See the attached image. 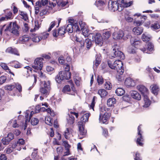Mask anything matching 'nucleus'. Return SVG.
Returning <instances> with one entry per match:
<instances>
[{"label":"nucleus","mask_w":160,"mask_h":160,"mask_svg":"<svg viewBox=\"0 0 160 160\" xmlns=\"http://www.w3.org/2000/svg\"><path fill=\"white\" fill-rule=\"evenodd\" d=\"M29 40V38L27 35H24L20 38V40L23 42H25L28 41Z\"/></svg>","instance_id":"obj_54"},{"label":"nucleus","mask_w":160,"mask_h":160,"mask_svg":"<svg viewBox=\"0 0 160 160\" xmlns=\"http://www.w3.org/2000/svg\"><path fill=\"white\" fill-rule=\"evenodd\" d=\"M128 52L130 54H134L136 52V51L134 49V48H129L128 50Z\"/></svg>","instance_id":"obj_63"},{"label":"nucleus","mask_w":160,"mask_h":160,"mask_svg":"<svg viewBox=\"0 0 160 160\" xmlns=\"http://www.w3.org/2000/svg\"><path fill=\"white\" fill-rule=\"evenodd\" d=\"M136 81L132 79L128 78L126 79L125 82V85L128 88L134 87L136 85Z\"/></svg>","instance_id":"obj_8"},{"label":"nucleus","mask_w":160,"mask_h":160,"mask_svg":"<svg viewBox=\"0 0 160 160\" xmlns=\"http://www.w3.org/2000/svg\"><path fill=\"white\" fill-rule=\"evenodd\" d=\"M73 24L72 23L68 24L67 27H65L66 32L69 33H72L73 32Z\"/></svg>","instance_id":"obj_34"},{"label":"nucleus","mask_w":160,"mask_h":160,"mask_svg":"<svg viewBox=\"0 0 160 160\" xmlns=\"http://www.w3.org/2000/svg\"><path fill=\"white\" fill-rule=\"evenodd\" d=\"M15 88V86L13 85H6L5 86L4 88L6 90L9 91H12Z\"/></svg>","instance_id":"obj_47"},{"label":"nucleus","mask_w":160,"mask_h":160,"mask_svg":"<svg viewBox=\"0 0 160 160\" xmlns=\"http://www.w3.org/2000/svg\"><path fill=\"white\" fill-rule=\"evenodd\" d=\"M104 80L102 76L98 75L97 76V80L99 85L102 84L104 82Z\"/></svg>","instance_id":"obj_38"},{"label":"nucleus","mask_w":160,"mask_h":160,"mask_svg":"<svg viewBox=\"0 0 160 160\" xmlns=\"http://www.w3.org/2000/svg\"><path fill=\"white\" fill-rule=\"evenodd\" d=\"M14 138V134L12 132H10L8 133L7 137L2 138V141L4 145H7Z\"/></svg>","instance_id":"obj_9"},{"label":"nucleus","mask_w":160,"mask_h":160,"mask_svg":"<svg viewBox=\"0 0 160 160\" xmlns=\"http://www.w3.org/2000/svg\"><path fill=\"white\" fill-rule=\"evenodd\" d=\"M116 102V99L114 98H109L107 100V104L108 106L112 107L113 106Z\"/></svg>","instance_id":"obj_27"},{"label":"nucleus","mask_w":160,"mask_h":160,"mask_svg":"<svg viewBox=\"0 0 160 160\" xmlns=\"http://www.w3.org/2000/svg\"><path fill=\"white\" fill-rule=\"evenodd\" d=\"M31 157L32 158L34 159H37L38 158V152L34 151L33 152L31 155Z\"/></svg>","instance_id":"obj_60"},{"label":"nucleus","mask_w":160,"mask_h":160,"mask_svg":"<svg viewBox=\"0 0 160 160\" xmlns=\"http://www.w3.org/2000/svg\"><path fill=\"white\" fill-rule=\"evenodd\" d=\"M104 88L107 90H110L112 88V85L109 81H106L104 84Z\"/></svg>","instance_id":"obj_39"},{"label":"nucleus","mask_w":160,"mask_h":160,"mask_svg":"<svg viewBox=\"0 0 160 160\" xmlns=\"http://www.w3.org/2000/svg\"><path fill=\"white\" fill-rule=\"evenodd\" d=\"M11 64L12 67L16 68H21L22 66V65L17 61H13Z\"/></svg>","instance_id":"obj_30"},{"label":"nucleus","mask_w":160,"mask_h":160,"mask_svg":"<svg viewBox=\"0 0 160 160\" xmlns=\"http://www.w3.org/2000/svg\"><path fill=\"white\" fill-rule=\"evenodd\" d=\"M115 2L116 1L114 2L112 0H110L108 2V8L110 10L112 11H113L114 6V3H115Z\"/></svg>","instance_id":"obj_44"},{"label":"nucleus","mask_w":160,"mask_h":160,"mask_svg":"<svg viewBox=\"0 0 160 160\" xmlns=\"http://www.w3.org/2000/svg\"><path fill=\"white\" fill-rule=\"evenodd\" d=\"M98 93L100 95L102 98H103L108 95V92L105 89H100L98 90Z\"/></svg>","instance_id":"obj_31"},{"label":"nucleus","mask_w":160,"mask_h":160,"mask_svg":"<svg viewBox=\"0 0 160 160\" xmlns=\"http://www.w3.org/2000/svg\"><path fill=\"white\" fill-rule=\"evenodd\" d=\"M121 3L124 4V6L125 7H128L130 6L133 4V2L132 1L129 2H126L125 0H122Z\"/></svg>","instance_id":"obj_46"},{"label":"nucleus","mask_w":160,"mask_h":160,"mask_svg":"<svg viewBox=\"0 0 160 160\" xmlns=\"http://www.w3.org/2000/svg\"><path fill=\"white\" fill-rule=\"evenodd\" d=\"M39 121V120L37 118H32L31 121V123L32 125L35 126L38 123Z\"/></svg>","instance_id":"obj_48"},{"label":"nucleus","mask_w":160,"mask_h":160,"mask_svg":"<svg viewBox=\"0 0 160 160\" xmlns=\"http://www.w3.org/2000/svg\"><path fill=\"white\" fill-rule=\"evenodd\" d=\"M125 92V90L122 88H118L115 91V93L118 96H122Z\"/></svg>","instance_id":"obj_32"},{"label":"nucleus","mask_w":160,"mask_h":160,"mask_svg":"<svg viewBox=\"0 0 160 160\" xmlns=\"http://www.w3.org/2000/svg\"><path fill=\"white\" fill-rule=\"evenodd\" d=\"M75 122V118L72 115L68 114V117L67 118V124L69 125H72Z\"/></svg>","instance_id":"obj_29"},{"label":"nucleus","mask_w":160,"mask_h":160,"mask_svg":"<svg viewBox=\"0 0 160 160\" xmlns=\"http://www.w3.org/2000/svg\"><path fill=\"white\" fill-rule=\"evenodd\" d=\"M137 89L141 92L142 94H148V90L144 85H139L137 87Z\"/></svg>","instance_id":"obj_16"},{"label":"nucleus","mask_w":160,"mask_h":160,"mask_svg":"<svg viewBox=\"0 0 160 160\" xmlns=\"http://www.w3.org/2000/svg\"><path fill=\"white\" fill-rule=\"evenodd\" d=\"M43 62L42 61H34L32 64V67L35 70H41L43 67Z\"/></svg>","instance_id":"obj_10"},{"label":"nucleus","mask_w":160,"mask_h":160,"mask_svg":"<svg viewBox=\"0 0 160 160\" xmlns=\"http://www.w3.org/2000/svg\"><path fill=\"white\" fill-rule=\"evenodd\" d=\"M73 29L76 32H79L80 29L77 23H75L73 24Z\"/></svg>","instance_id":"obj_57"},{"label":"nucleus","mask_w":160,"mask_h":160,"mask_svg":"<svg viewBox=\"0 0 160 160\" xmlns=\"http://www.w3.org/2000/svg\"><path fill=\"white\" fill-rule=\"evenodd\" d=\"M42 39V38L40 37H39L38 36H36L32 38V40L33 42H39Z\"/></svg>","instance_id":"obj_52"},{"label":"nucleus","mask_w":160,"mask_h":160,"mask_svg":"<svg viewBox=\"0 0 160 160\" xmlns=\"http://www.w3.org/2000/svg\"><path fill=\"white\" fill-rule=\"evenodd\" d=\"M133 38V37H132L131 34H128L126 35L124 37H123V39L124 40H126L128 39H130V40L132 38Z\"/></svg>","instance_id":"obj_59"},{"label":"nucleus","mask_w":160,"mask_h":160,"mask_svg":"<svg viewBox=\"0 0 160 160\" xmlns=\"http://www.w3.org/2000/svg\"><path fill=\"white\" fill-rule=\"evenodd\" d=\"M112 36L114 39L120 40L122 39L124 37V33L122 31L119 30L118 31L114 32Z\"/></svg>","instance_id":"obj_11"},{"label":"nucleus","mask_w":160,"mask_h":160,"mask_svg":"<svg viewBox=\"0 0 160 160\" xmlns=\"http://www.w3.org/2000/svg\"><path fill=\"white\" fill-rule=\"evenodd\" d=\"M68 83L70 84L72 91L74 93H76L77 90L76 89L74 85L72 80H71L68 81Z\"/></svg>","instance_id":"obj_45"},{"label":"nucleus","mask_w":160,"mask_h":160,"mask_svg":"<svg viewBox=\"0 0 160 160\" xmlns=\"http://www.w3.org/2000/svg\"><path fill=\"white\" fill-rule=\"evenodd\" d=\"M134 160H142L140 154L137 152L135 154V156L134 158Z\"/></svg>","instance_id":"obj_58"},{"label":"nucleus","mask_w":160,"mask_h":160,"mask_svg":"<svg viewBox=\"0 0 160 160\" xmlns=\"http://www.w3.org/2000/svg\"><path fill=\"white\" fill-rule=\"evenodd\" d=\"M114 7L113 11H115L118 10V11L120 12L122 10V8L121 7V4H119L116 1L115 3H114Z\"/></svg>","instance_id":"obj_33"},{"label":"nucleus","mask_w":160,"mask_h":160,"mask_svg":"<svg viewBox=\"0 0 160 160\" xmlns=\"http://www.w3.org/2000/svg\"><path fill=\"white\" fill-rule=\"evenodd\" d=\"M45 123L50 126L52 125L53 121H52V118L49 116L46 117L45 119Z\"/></svg>","instance_id":"obj_35"},{"label":"nucleus","mask_w":160,"mask_h":160,"mask_svg":"<svg viewBox=\"0 0 160 160\" xmlns=\"http://www.w3.org/2000/svg\"><path fill=\"white\" fill-rule=\"evenodd\" d=\"M40 111H45L47 112L48 113H49L50 115L53 117H54L55 115V114L53 110L50 108H48L47 109H46L44 107H42L39 108Z\"/></svg>","instance_id":"obj_24"},{"label":"nucleus","mask_w":160,"mask_h":160,"mask_svg":"<svg viewBox=\"0 0 160 160\" xmlns=\"http://www.w3.org/2000/svg\"><path fill=\"white\" fill-rule=\"evenodd\" d=\"M92 42H93L92 38L88 37V38L85 39L84 41V43L85 44L87 49H89L92 46Z\"/></svg>","instance_id":"obj_21"},{"label":"nucleus","mask_w":160,"mask_h":160,"mask_svg":"<svg viewBox=\"0 0 160 160\" xmlns=\"http://www.w3.org/2000/svg\"><path fill=\"white\" fill-rule=\"evenodd\" d=\"M88 37L92 38L93 42H95L96 44L99 46H102L103 43V40L102 36L100 33H90Z\"/></svg>","instance_id":"obj_3"},{"label":"nucleus","mask_w":160,"mask_h":160,"mask_svg":"<svg viewBox=\"0 0 160 160\" xmlns=\"http://www.w3.org/2000/svg\"><path fill=\"white\" fill-rule=\"evenodd\" d=\"M130 43L132 46L136 48L141 44V41L139 40L138 37H133V38L130 40Z\"/></svg>","instance_id":"obj_18"},{"label":"nucleus","mask_w":160,"mask_h":160,"mask_svg":"<svg viewBox=\"0 0 160 160\" xmlns=\"http://www.w3.org/2000/svg\"><path fill=\"white\" fill-rule=\"evenodd\" d=\"M151 28L154 29H157L160 28V25L158 22L152 24L151 26Z\"/></svg>","instance_id":"obj_51"},{"label":"nucleus","mask_w":160,"mask_h":160,"mask_svg":"<svg viewBox=\"0 0 160 160\" xmlns=\"http://www.w3.org/2000/svg\"><path fill=\"white\" fill-rule=\"evenodd\" d=\"M152 91L153 93L155 95H157L159 90L158 86L156 84L152 85Z\"/></svg>","instance_id":"obj_26"},{"label":"nucleus","mask_w":160,"mask_h":160,"mask_svg":"<svg viewBox=\"0 0 160 160\" xmlns=\"http://www.w3.org/2000/svg\"><path fill=\"white\" fill-rule=\"evenodd\" d=\"M109 67L112 69H120L122 66V61H108Z\"/></svg>","instance_id":"obj_6"},{"label":"nucleus","mask_w":160,"mask_h":160,"mask_svg":"<svg viewBox=\"0 0 160 160\" xmlns=\"http://www.w3.org/2000/svg\"><path fill=\"white\" fill-rule=\"evenodd\" d=\"M101 128L102 130V135L106 138L108 137L109 135L108 129L102 127Z\"/></svg>","instance_id":"obj_49"},{"label":"nucleus","mask_w":160,"mask_h":160,"mask_svg":"<svg viewBox=\"0 0 160 160\" xmlns=\"http://www.w3.org/2000/svg\"><path fill=\"white\" fill-rule=\"evenodd\" d=\"M141 125H139L138 128V137L136 140V142L137 145L142 147L144 145L143 142H144V139L142 134V132L141 131Z\"/></svg>","instance_id":"obj_5"},{"label":"nucleus","mask_w":160,"mask_h":160,"mask_svg":"<svg viewBox=\"0 0 160 160\" xmlns=\"http://www.w3.org/2000/svg\"><path fill=\"white\" fill-rule=\"evenodd\" d=\"M57 152L58 155H62L64 154L63 148L61 146L58 147L57 148Z\"/></svg>","instance_id":"obj_41"},{"label":"nucleus","mask_w":160,"mask_h":160,"mask_svg":"<svg viewBox=\"0 0 160 160\" xmlns=\"http://www.w3.org/2000/svg\"><path fill=\"white\" fill-rule=\"evenodd\" d=\"M111 33L109 31H107L103 32L102 34L103 40H107L111 36Z\"/></svg>","instance_id":"obj_40"},{"label":"nucleus","mask_w":160,"mask_h":160,"mask_svg":"<svg viewBox=\"0 0 160 160\" xmlns=\"http://www.w3.org/2000/svg\"><path fill=\"white\" fill-rule=\"evenodd\" d=\"M58 61L60 64L63 65V68L64 69V71L69 72L70 65L68 63L65 62L66 61Z\"/></svg>","instance_id":"obj_23"},{"label":"nucleus","mask_w":160,"mask_h":160,"mask_svg":"<svg viewBox=\"0 0 160 160\" xmlns=\"http://www.w3.org/2000/svg\"><path fill=\"white\" fill-rule=\"evenodd\" d=\"M5 151L6 153L8 154H9L13 151L12 148L11 147L7 148Z\"/></svg>","instance_id":"obj_61"},{"label":"nucleus","mask_w":160,"mask_h":160,"mask_svg":"<svg viewBox=\"0 0 160 160\" xmlns=\"http://www.w3.org/2000/svg\"><path fill=\"white\" fill-rule=\"evenodd\" d=\"M19 146L17 143L16 142L15 143H13L11 147L12 148L13 150L14 148H16L18 150L20 151L21 149L22 148L21 147H19L18 148V147Z\"/></svg>","instance_id":"obj_55"},{"label":"nucleus","mask_w":160,"mask_h":160,"mask_svg":"<svg viewBox=\"0 0 160 160\" xmlns=\"http://www.w3.org/2000/svg\"><path fill=\"white\" fill-rule=\"evenodd\" d=\"M72 131V129H69L68 128H67L64 133V136L66 139H68V136L70 134V132H71Z\"/></svg>","instance_id":"obj_43"},{"label":"nucleus","mask_w":160,"mask_h":160,"mask_svg":"<svg viewBox=\"0 0 160 160\" xmlns=\"http://www.w3.org/2000/svg\"><path fill=\"white\" fill-rule=\"evenodd\" d=\"M132 97L134 99L139 100L141 99V96L140 94L137 91H132L130 92Z\"/></svg>","instance_id":"obj_20"},{"label":"nucleus","mask_w":160,"mask_h":160,"mask_svg":"<svg viewBox=\"0 0 160 160\" xmlns=\"http://www.w3.org/2000/svg\"><path fill=\"white\" fill-rule=\"evenodd\" d=\"M137 16L138 17L141 16L140 18L141 19H143V20H142L141 21H136L134 23H136L137 25L140 26L142 25V23H143L145 20L147 18V17L146 16L143 15L141 16V15L140 13H136L135 14L134 16Z\"/></svg>","instance_id":"obj_19"},{"label":"nucleus","mask_w":160,"mask_h":160,"mask_svg":"<svg viewBox=\"0 0 160 160\" xmlns=\"http://www.w3.org/2000/svg\"><path fill=\"white\" fill-rule=\"evenodd\" d=\"M40 85L39 91L42 94L45 96L48 95L51 89L50 81L48 80L40 81Z\"/></svg>","instance_id":"obj_1"},{"label":"nucleus","mask_w":160,"mask_h":160,"mask_svg":"<svg viewBox=\"0 0 160 160\" xmlns=\"http://www.w3.org/2000/svg\"><path fill=\"white\" fill-rule=\"evenodd\" d=\"M72 90L71 88H70V86L68 85H65L62 88V92L64 93L70 94L72 95H75V93L73 92L72 93H70V92Z\"/></svg>","instance_id":"obj_17"},{"label":"nucleus","mask_w":160,"mask_h":160,"mask_svg":"<svg viewBox=\"0 0 160 160\" xmlns=\"http://www.w3.org/2000/svg\"><path fill=\"white\" fill-rule=\"evenodd\" d=\"M19 28V26L17 24L16 22H13L11 32L16 36H18L19 34L18 31Z\"/></svg>","instance_id":"obj_14"},{"label":"nucleus","mask_w":160,"mask_h":160,"mask_svg":"<svg viewBox=\"0 0 160 160\" xmlns=\"http://www.w3.org/2000/svg\"><path fill=\"white\" fill-rule=\"evenodd\" d=\"M143 31L142 27H138L134 28L132 30L134 34L137 35H138L142 34Z\"/></svg>","instance_id":"obj_25"},{"label":"nucleus","mask_w":160,"mask_h":160,"mask_svg":"<svg viewBox=\"0 0 160 160\" xmlns=\"http://www.w3.org/2000/svg\"><path fill=\"white\" fill-rule=\"evenodd\" d=\"M111 116V114L110 113L106 112L103 115L102 113L100 112L99 115V120L100 122H102L103 123L108 124Z\"/></svg>","instance_id":"obj_7"},{"label":"nucleus","mask_w":160,"mask_h":160,"mask_svg":"<svg viewBox=\"0 0 160 160\" xmlns=\"http://www.w3.org/2000/svg\"><path fill=\"white\" fill-rule=\"evenodd\" d=\"M7 79V78L4 76H2L0 77V84L2 85L4 83Z\"/></svg>","instance_id":"obj_56"},{"label":"nucleus","mask_w":160,"mask_h":160,"mask_svg":"<svg viewBox=\"0 0 160 160\" xmlns=\"http://www.w3.org/2000/svg\"><path fill=\"white\" fill-rule=\"evenodd\" d=\"M146 49L145 48H140V50L144 53H148V51H152L154 49L153 44L151 42L147 43Z\"/></svg>","instance_id":"obj_12"},{"label":"nucleus","mask_w":160,"mask_h":160,"mask_svg":"<svg viewBox=\"0 0 160 160\" xmlns=\"http://www.w3.org/2000/svg\"><path fill=\"white\" fill-rule=\"evenodd\" d=\"M144 101V104L143 106L146 108L148 107L151 104V101L149 99H147V100H145Z\"/></svg>","instance_id":"obj_62"},{"label":"nucleus","mask_w":160,"mask_h":160,"mask_svg":"<svg viewBox=\"0 0 160 160\" xmlns=\"http://www.w3.org/2000/svg\"><path fill=\"white\" fill-rule=\"evenodd\" d=\"M20 15L22 17V18L25 21H26L28 19V15L27 13H25L22 11H21L20 12Z\"/></svg>","instance_id":"obj_50"},{"label":"nucleus","mask_w":160,"mask_h":160,"mask_svg":"<svg viewBox=\"0 0 160 160\" xmlns=\"http://www.w3.org/2000/svg\"><path fill=\"white\" fill-rule=\"evenodd\" d=\"M88 30L86 28L82 30V34L85 37H88L89 34L88 35Z\"/></svg>","instance_id":"obj_64"},{"label":"nucleus","mask_w":160,"mask_h":160,"mask_svg":"<svg viewBox=\"0 0 160 160\" xmlns=\"http://www.w3.org/2000/svg\"><path fill=\"white\" fill-rule=\"evenodd\" d=\"M84 41L83 39L77 43V45L80 48H79L80 49H82L84 46Z\"/></svg>","instance_id":"obj_53"},{"label":"nucleus","mask_w":160,"mask_h":160,"mask_svg":"<svg viewBox=\"0 0 160 160\" xmlns=\"http://www.w3.org/2000/svg\"><path fill=\"white\" fill-rule=\"evenodd\" d=\"M63 145L64 146L66 151L64 152L63 156L68 155L70 154V148L71 146L68 144V142L67 141H63Z\"/></svg>","instance_id":"obj_15"},{"label":"nucleus","mask_w":160,"mask_h":160,"mask_svg":"<svg viewBox=\"0 0 160 160\" xmlns=\"http://www.w3.org/2000/svg\"><path fill=\"white\" fill-rule=\"evenodd\" d=\"M97 99L96 96H94L92 100V102L91 104L89 106V108L90 109H92L93 111H94V107L95 104V100Z\"/></svg>","instance_id":"obj_42"},{"label":"nucleus","mask_w":160,"mask_h":160,"mask_svg":"<svg viewBox=\"0 0 160 160\" xmlns=\"http://www.w3.org/2000/svg\"><path fill=\"white\" fill-rule=\"evenodd\" d=\"M6 52H7L13 54L18 56L19 55L18 53V52L16 48H13L11 47L8 48L6 50Z\"/></svg>","instance_id":"obj_28"},{"label":"nucleus","mask_w":160,"mask_h":160,"mask_svg":"<svg viewBox=\"0 0 160 160\" xmlns=\"http://www.w3.org/2000/svg\"><path fill=\"white\" fill-rule=\"evenodd\" d=\"M108 57L111 59H113L112 58H117L116 60H123L125 59V56L123 53L114 48L113 49L112 54L109 55Z\"/></svg>","instance_id":"obj_4"},{"label":"nucleus","mask_w":160,"mask_h":160,"mask_svg":"<svg viewBox=\"0 0 160 160\" xmlns=\"http://www.w3.org/2000/svg\"><path fill=\"white\" fill-rule=\"evenodd\" d=\"M71 74L70 72L61 71L56 77L55 80L58 83H61L62 81L69 80L71 77Z\"/></svg>","instance_id":"obj_2"},{"label":"nucleus","mask_w":160,"mask_h":160,"mask_svg":"<svg viewBox=\"0 0 160 160\" xmlns=\"http://www.w3.org/2000/svg\"><path fill=\"white\" fill-rule=\"evenodd\" d=\"M66 32L65 27H61L58 29V35L62 36Z\"/></svg>","instance_id":"obj_36"},{"label":"nucleus","mask_w":160,"mask_h":160,"mask_svg":"<svg viewBox=\"0 0 160 160\" xmlns=\"http://www.w3.org/2000/svg\"><path fill=\"white\" fill-rule=\"evenodd\" d=\"M30 80L31 82L32 83V86H33L36 84L37 81V76L33 74L31 77Z\"/></svg>","instance_id":"obj_37"},{"label":"nucleus","mask_w":160,"mask_h":160,"mask_svg":"<svg viewBox=\"0 0 160 160\" xmlns=\"http://www.w3.org/2000/svg\"><path fill=\"white\" fill-rule=\"evenodd\" d=\"M78 125L80 134L82 136L85 135L87 133V130L84 128V124H82L81 122H78Z\"/></svg>","instance_id":"obj_13"},{"label":"nucleus","mask_w":160,"mask_h":160,"mask_svg":"<svg viewBox=\"0 0 160 160\" xmlns=\"http://www.w3.org/2000/svg\"><path fill=\"white\" fill-rule=\"evenodd\" d=\"M91 114L90 113H86L84 114L80 118V121L82 124H85V123L88 121L89 117H90Z\"/></svg>","instance_id":"obj_22"}]
</instances>
